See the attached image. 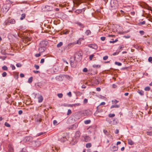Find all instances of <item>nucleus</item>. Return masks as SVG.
I'll use <instances>...</instances> for the list:
<instances>
[{
	"mask_svg": "<svg viewBox=\"0 0 152 152\" xmlns=\"http://www.w3.org/2000/svg\"><path fill=\"white\" fill-rule=\"evenodd\" d=\"M48 42L45 41H42L39 44V48H38V51L40 53H43L46 50V46L47 45Z\"/></svg>",
	"mask_w": 152,
	"mask_h": 152,
	"instance_id": "1",
	"label": "nucleus"
},
{
	"mask_svg": "<svg viewBox=\"0 0 152 152\" xmlns=\"http://www.w3.org/2000/svg\"><path fill=\"white\" fill-rule=\"evenodd\" d=\"M83 53L81 51H77L75 53L73 58H74L75 59L77 58V60L80 61L81 60L82 58Z\"/></svg>",
	"mask_w": 152,
	"mask_h": 152,
	"instance_id": "2",
	"label": "nucleus"
},
{
	"mask_svg": "<svg viewBox=\"0 0 152 152\" xmlns=\"http://www.w3.org/2000/svg\"><path fill=\"white\" fill-rule=\"evenodd\" d=\"M77 60H76L74 58L73 56H72L70 58V64L71 66L73 68H75L77 64Z\"/></svg>",
	"mask_w": 152,
	"mask_h": 152,
	"instance_id": "3",
	"label": "nucleus"
},
{
	"mask_svg": "<svg viewBox=\"0 0 152 152\" xmlns=\"http://www.w3.org/2000/svg\"><path fill=\"white\" fill-rule=\"evenodd\" d=\"M110 5L112 9H115L118 7V1L116 0H111L110 2Z\"/></svg>",
	"mask_w": 152,
	"mask_h": 152,
	"instance_id": "4",
	"label": "nucleus"
},
{
	"mask_svg": "<svg viewBox=\"0 0 152 152\" xmlns=\"http://www.w3.org/2000/svg\"><path fill=\"white\" fill-rule=\"evenodd\" d=\"M41 121L42 118L40 115H37L36 116L35 118V121L36 124H39Z\"/></svg>",
	"mask_w": 152,
	"mask_h": 152,
	"instance_id": "5",
	"label": "nucleus"
},
{
	"mask_svg": "<svg viewBox=\"0 0 152 152\" xmlns=\"http://www.w3.org/2000/svg\"><path fill=\"white\" fill-rule=\"evenodd\" d=\"M106 121L111 124L115 125L117 124V121L115 119H113L111 120L109 118H107Z\"/></svg>",
	"mask_w": 152,
	"mask_h": 152,
	"instance_id": "6",
	"label": "nucleus"
},
{
	"mask_svg": "<svg viewBox=\"0 0 152 152\" xmlns=\"http://www.w3.org/2000/svg\"><path fill=\"white\" fill-rule=\"evenodd\" d=\"M80 114L82 116H84L86 115H89V113L88 110H85L81 111L80 112Z\"/></svg>",
	"mask_w": 152,
	"mask_h": 152,
	"instance_id": "7",
	"label": "nucleus"
},
{
	"mask_svg": "<svg viewBox=\"0 0 152 152\" xmlns=\"http://www.w3.org/2000/svg\"><path fill=\"white\" fill-rule=\"evenodd\" d=\"M9 9V5L8 4H5L3 6L2 9L4 11L7 12Z\"/></svg>",
	"mask_w": 152,
	"mask_h": 152,
	"instance_id": "8",
	"label": "nucleus"
},
{
	"mask_svg": "<svg viewBox=\"0 0 152 152\" xmlns=\"http://www.w3.org/2000/svg\"><path fill=\"white\" fill-rule=\"evenodd\" d=\"M88 46L90 48L94 49H97L98 48V46L96 44H91L88 45Z\"/></svg>",
	"mask_w": 152,
	"mask_h": 152,
	"instance_id": "9",
	"label": "nucleus"
},
{
	"mask_svg": "<svg viewBox=\"0 0 152 152\" xmlns=\"http://www.w3.org/2000/svg\"><path fill=\"white\" fill-rule=\"evenodd\" d=\"M7 152H14V149L12 145L9 144L8 145V151Z\"/></svg>",
	"mask_w": 152,
	"mask_h": 152,
	"instance_id": "10",
	"label": "nucleus"
},
{
	"mask_svg": "<svg viewBox=\"0 0 152 152\" xmlns=\"http://www.w3.org/2000/svg\"><path fill=\"white\" fill-rule=\"evenodd\" d=\"M74 23L75 24L77 25L78 26L81 28H83L84 27L83 24L79 21H76Z\"/></svg>",
	"mask_w": 152,
	"mask_h": 152,
	"instance_id": "11",
	"label": "nucleus"
},
{
	"mask_svg": "<svg viewBox=\"0 0 152 152\" xmlns=\"http://www.w3.org/2000/svg\"><path fill=\"white\" fill-rule=\"evenodd\" d=\"M80 134V132L79 131H77L75 133V137L76 138V139H78L79 138Z\"/></svg>",
	"mask_w": 152,
	"mask_h": 152,
	"instance_id": "12",
	"label": "nucleus"
},
{
	"mask_svg": "<svg viewBox=\"0 0 152 152\" xmlns=\"http://www.w3.org/2000/svg\"><path fill=\"white\" fill-rule=\"evenodd\" d=\"M77 126L78 125L77 124H75L72 126L71 127L69 128V130H75L77 128Z\"/></svg>",
	"mask_w": 152,
	"mask_h": 152,
	"instance_id": "13",
	"label": "nucleus"
},
{
	"mask_svg": "<svg viewBox=\"0 0 152 152\" xmlns=\"http://www.w3.org/2000/svg\"><path fill=\"white\" fill-rule=\"evenodd\" d=\"M149 132H147V134L148 135L150 136L152 135V127H150L149 128Z\"/></svg>",
	"mask_w": 152,
	"mask_h": 152,
	"instance_id": "14",
	"label": "nucleus"
},
{
	"mask_svg": "<svg viewBox=\"0 0 152 152\" xmlns=\"http://www.w3.org/2000/svg\"><path fill=\"white\" fill-rule=\"evenodd\" d=\"M38 102L39 103L41 102L43 99V97L41 95H40L39 97H38Z\"/></svg>",
	"mask_w": 152,
	"mask_h": 152,
	"instance_id": "15",
	"label": "nucleus"
},
{
	"mask_svg": "<svg viewBox=\"0 0 152 152\" xmlns=\"http://www.w3.org/2000/svg\"><path fill=\"white\" fill-rule=\"evenodd\" d=\"M128 144L130 145H132L134 144V142L131 140L128 139L127 140Z\"/></svg>",
	"mask_w": 152,
	"mask_h": 152,
	"instance_id": "16",
	"label": "nucleus"
},
{
	"mask_svg": "<svg viewBox=\"0 0 152 152\" xmlns=\"http://www.w3.org/2000/svg\"><path fill=\"white\" fill-rule=\"evenodd\" d=\"M8 20L10 24H14L15 23V21L13 19H9Z\"/></svg>",
	"mask_w": 152,
	"mask_h": 152,
	"instance_id": "17",
	"label": "nucleus"
},
{
	"mask_svg": "<svg viewBox=\"0 0 152 152\" xmlns=\"http://www.w3.org/2000/svg\"><path fill=\"white\" fill-rule=\"evenodd\" d=\"M84 140L86 142H87L90 141L91 140L90 137L88 136H86L84 138Z\"/></svg>",
	"mask_w": 152,
	"mask_h": 152,
	"instance_id": "18",
	"label": "nucleus"
},
{
	"mask_svg": "<svg viewBox=\"0 0 152 152\" xmlns=\"http://www.w3.org/2000/svg\"><path fill=\"white\" fill-rule=\"evenodd\" d=\"M75 44V43H71L68 44L67 45V47H68V49L70 48L71 47H72L73 45H74Z\"/></svg>",
	"mask_w": 152,
	"mask_h": 152,
	"instance_id": "19",
	"label": "nucleus"
},
{
	"mask_svg": "<svg viewBox=\"0 0 152 152\" xmlns=\"http://www.w3.org/2000/svg\"><path fill=\"white\" fill-rule=\"evenodd\" d=\"M59 139L60 141L62 142H64L65 141L67 140V138L65 137H63Z\"/></svg>",
	"mask_w": 152,
	"mask_h": 152,
	"instance_id": "20",
	"label": "nucleus"
},
{
	"mask_svg": "<svg viewBox=\"0 0 152 152\" xmlns=\"http://www.w3.org/2000/svg\"><path fill=\"white\" fill-rule=\"evenodd\" d=\"M70 32V31L69 30L66 29L63 31V34H69Z\"/></svg>",
	"mask_w": 152,
	"mask_h": 152,
	"instance_id": "21",
	"label": "nucleus"
},
{
	"mask_svg": "<svg viewBox=\"0 0 152 152\" xmlns=\"http://www.w3.org/2000/svg\"><path fill=\"white\" fill-rule=\"evenodd\" d=\"M120 106L118 104H115L112 105L110 107V108L112 109L114 108H118Z\"/></svg>",
	"mask_w": 152,
	"mask_h": 152,
	"instance_id": "22",
	"label": "nucleus"
},
{
	"mask_svg": "<svg viewBox=\"0 0 152 152\" xmlns=\"http://www.w3.org/2000/svg\"><path fill=\"white\" fill-rule=\"evenodd\" d=\"M36 146L37 147L40 146L41 145V142L40 141H38L35 142Z\"/></svg>",
	"mask_w": 152,
	"mask_h": 152,
	"instance_id": "23",
	"label": "nucleus"
},
{
	"mask_svg": "<svg viewBox=\"0 0 152 152\" xmlns=\"http://www.w3.org/2000/svg\"><path fill=\"white\" fill-rule=\"evenodd\" d=\"M26 17V14L25 13L22 14L21 15V16L20 18V19L21 20H22L24 19Z\"/></svg>",
	"mask_w": 152,
	"mask_h": 152,
	"instance_id": "24",
	"label": "nucleus"
},
{
	"mask_svg": "<svg viewBox=\"0 0 152 152\" xmlns=\"http://www.w3.org/2000/svg\"><path fill=\"white\" fill-rule=\"evenodd\" d=\"M91 33V31L89 30H86L85 32V34L87 35H88Z\"/></svg>",
	"mask_w": 152,
	"mask_h": 152,
	"instance_id": "25",
	"label": "nucleus"
},
{
	"mask_svg": "<svg viewBox=\"0 0 152 152\" xmlns=\"http://www.w3.org/2000/svg\"><path fill=\"white\" fill-rule=\"evenodd\" d=\"M63 45V43L62 42H59L58 44L57 45V47L58 48H59L61 46Z\"/></svg>",
	"mask_w": 152,
	"mask_h": 152,
	"instance_id": "26",
	"label": "nucleus"
},
{
	"mask_svg": "<svg viewBox=\"0 0 152 152\" xmlns=\"http://www.w3.org/2000/svg\"><path fill=\"white\" fill-rule=\"evenodd\" d=\"M118 150V146H113L112 149V150L113 151H116Z\"/></svg>",
	"mask_w": 152,
	"mask_h": 152,
	"instance_id": "27",
	"label": "nucleus"
},
{
	"mask_svg": "<svg viewBox=\"0 0 152 152\" xmlns=\"http://www.w3.org/2000/svg\"><path fill=\"white\" fill-rule=\"evenodd\" d=\"M45 8L47 9L48 11H50L52 10V7H50L48 5H47L45 7Z\"/></svg>",
	"mask_w": 152,
	"mask_h": 152,
	"instance_id": "28",
	"label": "nucleus"
},
{
	"mask_svg": "<svg viewBox=\"0 0 152 152\" xmlns=\"http://www.w3.org/2000/svg\"><path fill=\"white\" fill-rule=\"evenodd\" d=\"M138 93L141 95H144V92L143 91L141 90H139L137 91Z\"/></svg>",
	"mask_w": 152,
	"mask_h": 152,
	"instance_id": "29",
	"label": "nucleus"
},
{
	"mask_svg": "<svg viewBox=\"0 0 152 152\" xmlns=\"http://www.w3.org/2000/svg\"><path fill=\"white\" fill-rule=\"evenodd\" d=\"M4 24L5 25H10V23L9 20L8 19L6 20L4 22Z\"/></svg>",
	"mask_w": 152,
	"mask_h": 152,
	"instance_id": "30",
	"label": "nucleus"
},
{
	"mask_svg": "<svg viewBox=\"0 0 152 152\" xmlns=\"http://www.w3.org/2000/svg\"><path fill=\"white\" fill-rule=\"evenodd\" d=\"M119 101L116 99H114L112 101V102L113 104H116Z\"/></svg>",
	"mask_w": 152,
	"mask_h": 152,
	"instance_id": "31",
	"label": "nucleus"
},
{
	"mask_svg": "<svg viewBox=\"0 0 152 152\" xmlns=\"http://www.w3.org/2000/svg\"><path fill=\"white\" fill-rule=\"evenodd\" d=\"M86 148H90L91 146V144L90 143H87L86 144Z\"/></svg>",
	"mask_w": 152,
	"mask_h": 152,
	"instance_id": "32",
	"label": "nucleus"
},
{
	"mask_svg": "<svg viewBox=\"0 0 152 152\" xmlns=\"http://www.w3.org/2000/svg\"><path fill=\"white\" fill-rule=\"evenodd\" d=\"M80 105L81 104L80 103H78L72 104V106H73V107H75L77 106H80Z\"/></svg>",
	"mask_w": 152,
	"mask_h": 152,
	"instance_id": "33",
	"label": "nucleus"
},
{
	"mask_svg": "<svg viewBox=\"0 0 152 152\" xmlns=\"http://www.w3.org/2000/svg\"><path fill=\"white\" fill-rule=\"evenodd\" d=\"M33 80V77H30L28 79V82L29 83H31Z\"/></svg>",
	"mask_w": 152,
	"mask_h": 152,
	"instance_id": "34",
	"label": "nucleus"
},
{
	"mask_svg": "<svg viewBox=\"0 0 152 152\" xmlns=\"http://www.w3.org/2000/svg\"><path fill=\"white\" fill-rule=\"evenodd\" d=\"M91 122V121L90 120H86L84 121V123L85 124H89Z\"/></svg>",
	"mask_w": 152,
	"mask_h": 152,
	"instance_id": "35",
	"label": "nucleus"
},
{
	"mask_svg": "<svg viewBox=\"0 0 152 152\" xmlns=\"http://www.w3.org/2000/svg\"><path fill=\"white\" fill-rule=\"evenodd\" d=\"M45 134V132H41L38 133L37 134V136H41V135H42Z\"/></svg>",
	"mask_w": 152,
	"mask_h": 152,
	"instance_id": "36",
	"label": "nucleus"
},
{
	"mask_svg": "<svg viewBox=\"0 0 152 152\" xmlns=\"http://www.w3.org/2000/svg\"><path fill=\"white\" fill-rule=\"evenodd\" d=\"M115 115L114 114H112L110 113L108 115V116H109V117L110 118L113 117L115 116Z\"/></svg>",
	"mask_w": 152,
	"mask_h": 152,
	"instance_id": "37",
	"label": "nucleus"
},
{
	"mask_svg": "<svg viewBox=\"0 0 152 152\" xmlns=\"http://www.w3.org/2000/svg\"><path fill=\"white\" fill-rule=\"evenodd\" d=\"M145 21H143L142 22H140L139 23V25H142L145 24Z\"/></svg>",
	"mask_w": 152,
	"mask_h": 152,
	"instance_id": "38",
	"label": "nucleus"
},
{
	"mask_svg": "<svg viewBox=\"0 0 152 152\" xmlns=\"http://www.w3.org/2000/svg\"><path fill=\"white\" fill-rule=\"evenodd\" d=\"M93 67L94 68H99L101 66L100 65L94 64L93 65Z\"/></svg>",
	"mask_w": 152,
	"mask_h": 152,
	"instance_id": "39",
	"label": "nucleus"
},
{
	"mask_svg": "<svg viewBox=\"0 0 152 152\" xmlns=\"http://www.w3.org/2000/svg\"><path fill=\"white\" fill-rule=\"evenodd\" d=\"M151 88L149 86H147L144 89L145 91H149L150 90Z\"/></svg>",
	"mask_w": 152,
	"mask_h": 152,
	"instance_id": "40",
	"label": "nucleus"
},
{
	"mask_svg": "<svg viewBox=\"0 0 152 152\" xmlns=\"http://www.w3.org/2000/svg\"><path fill=\"white\" fill-rule=\"evenodd\" d=\"M2 69L4 70H7L8 68L7 66H4L2 67Z\"/></svg>",
	"mask_w": 152,
	"mask_h": 152,
	"instance_id": "41",
	"label": "nucleus"
},
{
	"mask_svg": "<svg viewBox=\"0 0 152 152\" xmlns=\"http://www.w3.org/2000/svg\"><path fill=\"white\" fill-rule=\"evenodd\" d=\"M98 107H99L98 106L97 107V110L96 111L95 113H97L99 112H102V110H98Z\"/></svg>",
	"mask_w": 152,
	"mask_h": 152,
	"instance_id": "42",
	"label": "nucleus"
},
{
	"mask_svg": "<svg viewBox=\"0 0 152 152\" xmlns=\"http://www.w3.org/2000/svg\"><path fill=\"white\" fill-rule=\"evenodd\" d=\"M115 64L118 66H121L122 65V64L121 63L119 62H115Z\"/></svg>",
	"mask_w": 152,
	"mask_h": 152,
	"instance_id": "43",
	"label": "nucleus"
},
{
	"mask_svg": "<svg viewBox=\"0 0 152 152\" xmlns=\"http://www.w3.org/2000/svg\"><path fill=\"white\" fill-rule=\"evenodd\" d=\"M94 56V54H92L90 56L89 59L91 61L92 60Z\"/></svg>",
	"mask_w": 152,
	"mask_h": 152,
	"instance_id": "44",
	"label": "nucleus"
},
{
	"mask_svg": "<svg viewBox=\"0 0 152 152\" xmlns=\"http://www.w3.org/2000/svg\"><path fill=\"white\" fill-rule=\"evenodd\" d=\"M4 125L5 126L7 127H10V125L7 122L5 123Z\"/></svg>",
	"mask_w": 152,
	"mask_h": 152,
	"instance_id": "45",
	"label": "nucleus"
},
{
	"mask_svg": "<svg viewBox=\"0 0 152 152\" xmlns=\"http://www.w3.org/2000/svg\"><path fill=\"white\" fill-rule=\"evenodd\" d=\"M58 96L60 98H61L63 96V94L61 93L58 94H57Z\"/></svg>",
	"mask_w": 152,
	"mask_h": 152,
	"instance_id": "46",
	"label": "nucleus"
},
{
	"mask_svg": "<svg viewBox=\"0 0 152 152\" xmlns=\"http://www.w3.org/2000/svg\"><path fill=\"white\" fill-rule=\"evenodd\" d=\"M72 113V111L71 110L69 109L68 110L67 115H69Z\"/></svg>",
	"mask_w": 152,
	"mask_h": 152,
	"instance_id": "47",
	"label": "nucleus"
},
{
	"mask_svg": "<svg viewBox=\"0 0 152 152\" xmlns=\"http://www.w3.org/2000/svg\"><path fill=\"white\" fill-rule=\"evenodd\" d=\"M2 76L3 77H5L7 75V73L6 72H4L2 74Z\"/></svg>",
	"mask_w": 152,
	"mask_h": 152,
	"instance_id": "48",
	"label": "nucleus"
},
{
	"mask_svg": "<svg viewBox=\"0 0 152 152\" xmlns=\"http://www.w3.org/2000/svg\"><path fill=\"white\" fill-rule=\"evenodd\" d=\"M108 56H104L103 57V59L104 60H107L108 59Z\"/></svg>",
	"mask_w": 152,
	"mask_h": 152,
	"instance_id": "49",
	"label": "nucleus"
},
{
	"mask_svg": "<svg viewBox=\"0 0 152 152\" xmlns=\"http://www.w3.org/2000/svg\"><path fill=\"white\" fill-rule=\"evenodd\" d=\"M88 102V99H85L83 100V103L84 104H86Z\"/></svg>",
	"mask_w": 152,
	"mask_h": 152,
	"instance_id": "50",
	"label": "nucleus"
},
{
	"mask_svg": "<svg viewBox=\"0 0 152 152\" xmlns=\"http://www.w3.org/2000/svg\"><path fill=\"white\" fill-rule=\"evenodd\" d=\"M26 150L25 148H23L20 152H26Z\"/></svg>",
	"mask_w": 152,
	"mask_h": 152,
	"instance_id": "51",
	"label": "nucleus"
},
{
	"mask_svg": "<svg viewBox=\"0 0 152 152\" xmlns=\"http://www.w3.org/2000/svg\"><path fill=\"white\" fill-rule=\"evenodd\" d=\"M16 66L18 67H20L21 66V64L20 63H18L16 64Z\"/></svg>",
	"mask_w": 152,
	"mask_h": 152,
	"instance_id": "52",
	"label": "nucleus"
},
{
	"mask_svg": "<svg viewBox=\"0 0 152 152\" xmlns=\"http://www.w3.org/2000/svg\"><path fill=\"white\" fill-rule=\"evenodd\" d=\"M40 53H39L36 54H35V56L37 57H39L41 56Z\"/></svg>",
	"mask_w": 152,
	"mask_h": 152,
	"instance_id": "53",
	"label": "nucleus"
},
{
	"mask_svg": "<svg viewBox=\"0 0 152 152\" xmlns=\"http://www.w3.org/2000/svg\"><path fill=\"white\" fill-rule=\"evenodd\" d=\"M11 67L12 70H14L15 69V66L11 64Z\"/></svg>",
	"mask_w": 152,
	"mask_h": 152,
	"instance_id": "54",
	"label": "nucleus"
},
{
	"mask_svg": "<svg viewBox=\"0 0 152 152\" xmlns=\"http://www.w3.org/2000/svg\"><path fill=\"white\" fill-rule=\"evenodd\" d=\"M34 67L37 69H38L39 68V66L38 65H35L34 66Z\"/></svg>",
	"mask_w": 152,
	"mask_h": 152,
	"instance_id": "55",
	"label": "nucleus"
},
{
	"mask_svg": "<svg viewBox=\"0 0 152 152\" xmlns=\"http://www.w3.org/2000/svg\"><path fill=\"white\" fill-rule=\"evenodd\" d=\"M57 123V121L56 120H54L53 121V124L54 125H56Z\"/></svg>",
	"mask_w": 152,
	"mask_h": 152,
	"instance_id": "56",
	"label": "nucleus"
},
{
	"mask_svg": "<svg viewBox=\"0 0 152 152\" xmlns=\"http://www.w3.org/2000/svg\"><path fill=\"white\" fill-rule=\"evenodd\" d=\"M105 37H101V39L102 41H104L105 39Z\"/></svg>",
	"mask_w": 152,
	"mask_h": 152,
	"instance_id": "57",
	"label": "nucleus"
},
{
	"mask_svg": "<svg viewBox=\"0 0 152 152\" xmlns=\"http://www.w3.org/2000/svg\"><path fill=\"white\" fill-rule=\"evenodd\" d=\"M83 72H87L88 69L87 68H85L83 69Z\"/></svg>",
	"mask_w": 152,
	"mask_h": 152,
	"instance_id": "58",
	"label": "nucleus"
},
{
	"mask_svg": "<svg viewBox=\"0 0 152 152\" xmlns=\"http://www.w3.org/2000/svg\"><path fill=\"white\" fill-rule=\"evenodd\" d=\"M148 61L149 62H151L152 61V57H150L148 59Z\"/></svg>",
	"mask_w": 152,
	"mask_h": 152,
	"instance_id": "59",
	"label": "nucleus"
},
{
	"mask_svg": "<svg viewBox=\"0 0 152 152\" xmlns=\"http://www.w3.org/2000/svg\"><path fill=\"white\" fill-rule=\"evenodd\" d=\"M45 59L44 58H42L41 59V61L40 62V63L41 64H42L44 62Z\"/></svg>",
	"mask_w": 152,
	"mask_h": 152,
	"instance_id": "60",
	"label": "nucleus"
},
{
	"mask_svg": "<svg viewBox=\"0 0 152 152\" xmlns=\"http://www.w3.org/2000/svg\"><path fill=\"white\" fill-rule=\"evenodd\" d=\"M139 33L143 35L144 33V32L143 31H139Z\"/></svg>",
	"mask_w": 152,
	"mask_h": 152,
	"instance_id": "61",
	"label": "nucleus"
},
{
	"mask_svg": "<svg viewBox=\"0 0 152 152\" xmlns=\"http://www.w3.org/2000/svg\"><path fill=\"white\" fill-rule=\"evenodd\" d=\"M81 12V10H77L76 11V12L79 13Z\"/></svg>",
	"mask_w": 152,
	"mask_h": 152,
	"instance_id": "62",
	"label": "nucleus"
},
{
	"mask_svg": "<svg viewBox=\"0 0 152 152\" xmlns=\"http://www.w3.org/2000/svg\"><path fill=\"white\" fill-rule=\"evenodd\" d=\"M117 87V85L115 84H113L112 85V87L113 88H115Z\"/></svg>",
	"mask_w": 152,
	"mask_h": 152,
	"instance_id": "63",
	"label": "nucleus"
},
{
	"mask_svg": "<svg viewBox=\"0 0 152 152\" xmlns=\"http://www.w3.org/2000/svg\"><path fill=\"white\" fill-rule=\"evenodd\" d=\"M119 131L118 129H116L115 132V134H118L119 133Z\"/></svg>",
	"mask_w": 152,
	"mask_h": 152,
	"instance_id": "64",
	"label": "nucleus"
}]
</instances>
